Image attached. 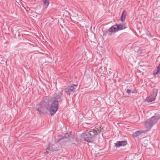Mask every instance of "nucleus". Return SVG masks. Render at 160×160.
Returning <instances> with one entry per match:
<instances>
[{
    "label": "nucleus",
    "instance_id": "1",
    "mask_svg": "<svg viewBox=\"0 0 160 160\" xmlns=\"http://www.w3.org/2000/svg\"><path fill=\"white\" fill-rule=\"evenodd\" d=\"M101 127L102 125H100L96 126L93 129H88L81 134V139L88 142H91L94 141L98 134L101 132L102 129Z\"/></svg>",
    "mask_w": 160,
    "mask_h": 160
},
{
    "label": "nucleus",
    "instance_id": "2",
    "mask_svg": "<svg viewBox=\"0 0 160 160\" xmlns=\"http://www.w3.org/2000/svg\"><path fill=\"white\" fill-rule=\"evenodd\" d=\"M62 91L55 93L52 99H50L52 100V103L49 111L51 116L53 115L56 113L58 109V104L62 102Z\"/></svg>",
    "mask_w": 160,
    "mask_h": 160
},
{
    "label": "nucleus",
    "instance_id": "3",
    "mask_svg": "<svg viewBox=\"0 0 160 160\" xmlns=\"http://www.w3.org/2000/svg\"><path fill=\"white\" fill-rule=\"evenodd\" d=\"M160 118V116L159 114L155 113L154 116L145 122V128L147 130H149L153 125L157 123Z\"/></svg>",
    "mask_w": 160,
    "mask_h": 160
},
{
    "label": "nucleus",
    "instance_id": "4",
    "mask_svg": "<svg viewBox=\"0 0 160 160\" xmlns=\"http://www.w3.org/2000/svg\"><path fill=\"white\" fill-rule=\"evenodd\" d=\"M50 102L52 103V100L50 99H45L43 100L41 102L40 109L42 111L44 110H48L49 111L50 106Z\"/></svg>",
    "mask_w": 160,
    "mask_h": 160
},
{
    "label": "nucleus",
    "instance_id": "5",
    "mask_svg": "<svg viewBox=\"0 0 160 160\" xmlns=\"http://www.w3.org/2000/svg\"><path fill=\"white\" fill-rule=\"evenodd\" d=\"M123 28V23L118 24H115L112 26L109 29V32H114L118 30H121L125 29Z\"/></svg>",
    "mask_w": 160,
    "mask_h": 160
},
{
    "label": "nucleus",
    "instance_id": "6",
    "mask_svg": "<svg viewBox=\"0 0 160 160\" xmlns=\"http://www.w3.org/2000/svg\"><path fill=\"white\" fill-rule=\"evenodd\" d=\"M158 91L157 89H154L153 91L152 94H151L149 97L147 98L146 100L149 102H152L154 101L155 99V98L157 95Z\"/></svg>",
    "mask_w": 160,
    "mask_h": 160
},
{
    "label": "nucleus",
    "instance_id": "7",
    "mask_svg": "<svg viewBox=\"0 0 160 160\" xmlns=\"http://www.w3.org/2000/svg\"><path fill=\"white\" fill-rule=\"evenodd\" d=\"M127 144V141L126 140L122 141H117L116 143H114L115 146L117 147L124 146L126 145Z\"/></svg>",
    "mask_w": 160,
    "mask_h": 160
},
{
    "label": "nucleus",
    "instance_id": "8",
    "mask_svg": "<svg viewBox=\"0 0 160 160\" xmlns=\"http://www.w3.org/2000/svg\"><path fill=\"white\" fill-rule=\"evenodd\" d=\"M69 135L68 133H66L64 136L61 135H59L58 136L59 138L58 141L60 142L61 140H63L65 138H67L69 137Z\"/></svg>",
    "mask_w": 160,
    "mask_h": 160
},
{
    "label": "nucleus",
    "instance_id": "9",
    "mask_svg": "<svg viewBox=\"0 0 160 160\" xmlns=\"http://www.w3.org/2000/svg\"><path fill=\"white\" fill-rule=\"evenodd\" d=\"M52 150V151H57L59 150L58 146L57 143H56L55 144L50 146Z\"/></svg>",
    "mask_w": 160,
    "mask_h": 160
},
{
    "label": "nucleus",
    "instance_id": "10",
    "mask_svg": "<svg viewBox=\"0 0 160 160\" xmlns=\"http://www.w3.org/2000/svg\"><path fill=\"white\" fill-rule=\"evenodd\" d=\"M126 11L125 10H124L122 13L121 17V20L122 22H123L125 20L126 18Z\"/></svg>",
    "mask_w": 160,
    "mask_h": 160
},
{
    "label": "nucleus",
    "instance_id": "11",
    "mask_svg": "<svg viewBox=\"0 0 160 160\" xmlns=\"http://www.w3.org/2000/svg\"><path fill=\"white\" fill-rule=\"evenodd\" d=\"M64 90L65 93H67L68 95H70L71 93L72 92V91L68 87L65 88Z\"/></svg>",
    "mask_w": 160,
    "mask_h": 160
},
{
    "label": "nucleus",
    "instance_id": "12",
    "mask_svg": "<svg viewBox=\"0 0 160 160\" xmlns=\"http://www.w3.org/2000/svg\"><path fill=\"white\" fill-rule=\"evenodd\" d=\"M42 4L45 6L46 8H47L49 4V2L48 0H42Z\"/></svg>",
    "mask_w": 160,
    "mask_h": 160
},
{
    "label": "nucleus",
    "instance_id": "13",
    "mask_svg": "<svg viewBox=\"0 0 160 160\" xmlns=\"http://www.w3.org/2000/svg\"><path fill=\"white\" fill-rule=\"evenodd\" d=\"M141 133V131H137L132 134V136L133 137H137Z\"/></svg>",
    "mask_w": 160,
    "mask_h": 160
},
{
    "label": "nucleus",
    "instance_id": "14",
    "mask_svg": "<svg viewBox=\"0 0 160 160\" xmlns=\"http://www.w3.org/2000/svg\"><path fill=\"white\" fill-rule=\"evenodd\" d=\"M157 71L153 72V74L154 75L160 74V64H159L158 66L157 67Z\"/></svg>",
    "mask_w": 160,
    "mask_h": 160
},
{
    "label": "nucleus",
    "instance_id": "15",
    "mask_svg": "<svg viewBox=\"0 0 160 160\" xmlns=\"http://www.w3.org/2000/svg\"><path fill=\"white\" fill-rule=\"evenodd\" d=\"M76 87L77 86L75 84H72L71 86H68L72 92L76 88Z\"/></svg>",
    "mask_w": 160,
    "mask_h": 160
},
{
    "label": "nucleus",
    "instance_id": "16",
    "mask_svg": "<svg viewBox=\"0 0 160 160\" xmlns=\"http://www.w3.org/2000/svg\"><path fill=\"white\" fill-rule=\"evenodd\" d=\"M18 37L19 38V39L20 40L21 39V37L22 38V35L21 34L19 33V32H18L17 33Z\"/></svg>",
    "mask_w": 160,
    "mask_h": 160
},
{
    "label": "nucleus",
    "instance_id": "17",
    "mask_svg": "<svg viewBox=\"0 0 160 160\" xmlns=\"http://www.w3.org/2000/svg\"><path fill=\"white\" fill-rule=\"evenodd\" d=\"M50 147L47 148L46 149V152L45 153H46V154H48L49 153V151L50 150Z\"/></svg>",
    "mask_w": 160,
    "mask_h": 160
},
{
    "label": "nucleus",
    "instance_id": "18",
    "mask_svg": "<svg viewBox=\"0 0 160 160\" xmlns=\"http://www.w3.org/2000/svg\"><path fill=\"white\" fill-rule=\"evenodd\" d=\"M109 32L108 30H106V31H105L103 32V35L105 36Z\"/></svg>",
    "mask_w": 160,
    "mask_h": 160
},
{
    "label": "nucleus",
    "instance_id": "19",
    "mask_svg": "<svg viewBox=\"0 0 160 160\" xmlns=\"http://www.w3.org/2000/svg\"><path fill=\"white\" fill-rule=\"evenodd\" d=\"M131 90L129 89H128L127 90V92L128 93H129L131 92Z\"/></svg>",
    "mask_w": 160,
    "mask_h": 160
},
{
    "label": "nucleus",
    "instance_id": "20",
    "mask_svg": "<svg viewBox=\"0 0 160 160\" xmlns=\"http://www.w3.org/2000/svg\"><path fill=\"white\" fill-rule=\"evenodd\" d=\"M100 69H101L102 70H103V68L102 67H101L100 68Z\"/></svg>",
    "mask_w": 160,
    "mask_h": 160
},
{
    "label": "nucleus",
    "instance_id": "21",
    "mask_svg": "<svg viewBox=\"0 0 160 160\" xmlns=\"http://www.w3.org/2000/svg\"><path fill=\"white\" fill-rule=\"evenodd\" d=\"M149 35H148V36H149L150 37H151V35L150 33L149 34Z\"/></svg>",
    "mask_w": 160,
    "mask_h": 160
},
{
    "label": "nucleus",
    "instance_id": "22",
    "mask_svg": "<svg viewBox=\"0 0 160 160\" xmlns=\"http://www.w3.org/2000/svg\"><path fill=\"white\" fill-rule=\"evenodd\" d=\"M16 34H15V36H16Z\"/></svg>",
    "mask_w": 160,
    "mask_h": 160
}]
</instances>
